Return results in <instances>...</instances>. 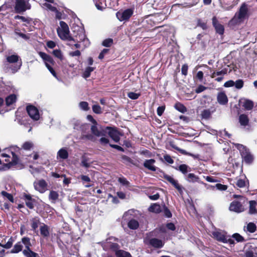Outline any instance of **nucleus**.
I'll return each mask as SVG.
<instances>
[{"label": "nucleus", "mask_w": 257, "mask_h": 257, "mask_svg": "<svg viewBox=\"0 0 257 257\" xmlns=\"http://www.w3.org/2000/svg\"><path fill=\"white\" fill-rule=\"evenodd\" d=\"M109 248L112 250V251L115 252V254H116V252L119 250V245L118 243L115 242H110L109 245Z\"/></svg>", "instance_id": "45"}, {"label": "nucleus", "mask_w": 257, "mask_h": 257, "mask_svg": "<svg viewBox=\"0 0 257 257\" xmlns=\"http://www.w3.org/2000/svg\"><path fill=\"white\" fill-rule=\"evenodd\" d=\"M79 178L81 180L85 187L89 188L92 186V184H91V179L88 176L81 175L80 176Z\"/></svg>", "instance_id": "26"}, {"label": "nucleus", "mask_w": 257, "mask_h": 257, "mask_svg": "<svg viewBox=\"0 0 257 257\" xmlns=\"http://www.w3.org/2000/svg\"><path fill=\"white\" fill-rule=\"evenodd\" d=\"M91 131L92 133L97 137H99L102 135L100 131L98 130L97 127L95 125L91 126Z\"/></svg>", "instance_id": "49"}, {"label": "nucleus", "mask_w": 257, "mask_h": 257, "mask_svg": "<svg viewBox=\"0 0 257 257\" xmlns=\"http://www.w3.org/2000/svg\"><path fill=\"white\" fill-rule=\"evenodd\" d=\"M79 106L84 110H88L89 109L88 103L86 101L80 102L79 103Z\"/></svg>", "instance_id": "61"}, {"label": "nucleus", "mask_w": 257, "mask_h": 257, "mask_svg": "<svg viewBox=\"0 0 257 257\" xmlns=\"http://www.w3.org/2000/svg\"><path fill=\"white\" fill-rule=\"evenodd\" d=\"M31 227L33 230L35 231L40 224V219L38 217H35L31 219Z\"/></svg>", "instance_id": "36"}, {"label": "nucleus", "mask_w": 257, "mask_h": 257, "mask_svg": "<svg viewBox=\"0 0 257 257\" xmlns=\"http://www.w3.org/2000/svg\"><path fill=\"white\" fill-rule=\"evenodd\" d=\"M23 243L22 242V240L21 241H18L17 242L14 246L13 248L11 250L10 253H18L20 251H23V246L22 245Z\"/></svg>", "instance_id": "29"}, {"label": "nucleus", "mask_w": 257, "mask_h": 257, "mask_svg": "<svg viewBox=\"0 0 257 257\" xmlns=\"http://www.w3.org/2000/svg\"><path fill=\"white\" fill-rule=\"evenodd\" d=\"M39 54L44 61L46 67L49 70L52 75L55 78H57V74L51 66H53L55 64V62L53 60V58L50 55H48L43 52H40Z\"/></svg>", "instance_id": "4"}, {"label": "nucleus", "mask_w": 257, "mask_h": 257, "mask_svg": "<svg viewBox=\"0 0 257 257\" xmlns=\"http://www.w3.org/2000/svg\"><path fill=\"white\" fill-rule=\"evenodd\" d=\"M248 12V8L247 5L245 3H243L240 6L238 13L237 14V19L239 20L244 19L246 16Z\"/></svg>", "instance_id": "18"}, {"label": "nucleus", "mask_w": 257, "mask_h": 257, "mask_svg": "<svg viewBox=\"0 0 257 257\" xmlns=\"http://www.w3.org/2000/svg\"><path fill=\"white\" fill-rule=\"evenodd\" d=\"M68 156V152L65 148L60 149L57 153V157L63 160L67 159Z\"/></svg>", "instance_id": "33"}, {"label": "nucleus", "mask_w": 257, "mask_h": 257, "mask_svg": "<svg viewBox=\"0 0 257 257\" xmlns=\"http://www.w3.org/2000/svg\"><path fill=\"white\" fill-rule=\"evenodd\" d=\"M13 242H14V239L12 237H11L9 238L8 242L5 244H4V248H6V249L10 248L13 245Z\"/></svg>", "instance_id": "59"}, {"label": "nucleus", "mask_w": 257, "mask_h": 257, "mask_svg": "<svg viewBox=\"0 0 257 257\" xmlns=\"http://www.w3.org/2000/svg\"><path fill=\"white\" fill-rule=\"evenodd\" d=\"M120 158L121 161L123 163H129L130 164H133L135 166H136V164L134 163V161L130 157L125 155H121L120 156Z\"/></svg>", "instance_id": "41"}, {"label": "nucleus", "mask_w": 257, "mask_h": 257, "mask_svg": "<svg viewBox=\"0 0 257 257\" xmlns=\"http://www.w3.org/2000/svg\"><path fill=\"white\" fill-rule=\"evenodd\" d=\"M197 26L201 28L203 30H206L208 29L207 22L203 21L201 19L197 20Z\"/></svg>", "instance_id": "43"}, {"label": "nucleus", "mask_w": 257, "mask_h": 257, "mask_svg": "<svg viewBox=\"0 0 257 257\" xmlns=\"http://www.w3.org/2000/svg\"><path fill=\"white\" fill-rule=\"evenodd\" d=\"M156 160L154 159L146 160L143 164L145 168L152 171H156V167L154 165L155 163Z\"/></svg>", "instance_id": "22"}, {"label": "nucleus", "mask_w": 257, "mask_h": 257, "mask_svg": "<svg viewBox=\"0 0 257 257\" xmlns=\"http://www.w3.org/2000/svg\"><path fill=\"white\" fill-rule=\"evenodd\" d=\"M235 146L237 149L239 150L243 161L246 164H251L253 162V158L246 147L239 144H236Z\"/></svg>", "instance_id": "6"}, {"label": "nucleus", "mask_w": 257, "mask_h": 257, "mask_svg": "<svg viewBox=\"0 0 257 257\" xmlns=\"http://www.w3.org/2000/svg\"><path fill=\"white\" fill-rule=\"evenodd\" d=\"M173 167L176 170L180 171L184 175H186L188 172V169H190L189 167L186 164H181L178 167Z\"/></svg>", "instance_id": "34"}, {"label": "nucleus", "mask_w": 257, "mask_h": 257, "mask_svg": "<svg viewBox=\"0 0 257 257\" xmlns=\"http://www.w3.org/2000/svg\"><path fill=\"white\" fill-rule=\"evenodd\" d=\"M23 198L25 200L26 205L29 209H33L34 208V203L35 200L32 198L30 194L24 193Z\"/></svg>", "instance_id": "20"}, {"label": "nucleus", "mask_w": 257, "mask_h": 257, "mask_svg": "<svg viewBox=\"0 0 257 257\" xmlns=\"http://www.w3.org/2000/svg\"><path fill=\"white\" fill-rule=\"evenodd\" d=\"M1 194L3 197H6L10 202L12 203L14 202V198L12 194L9 193L5 191H2L1 192Z\"/></svg>", "instance_id": "46"}, {"label": "nucleus", "mask_w": 257, "mask_h": 257, "mask_svg": "<svg viewBox=\"0 0 257 257\" xmlns=\"http://www.w3.org/2000/svg\"><path fill=\"white\" fill-rule=\"evenodd\" d=\"M116 257H132L131 253L123 250H119L116 252Z\"/></svg>", "instance_id": "42"}, {"label": "nucleus", "mask_w": 257, "mask_h": 257, "mask_svg": "<svg viewBox=\"0 0 257 257\" xmlns=\"http://www.w3.org/2000/svg\"><path fill=\"white\" fill-rule=\"evenodd\" d=\"M238 121L241 126L245 127L249 125V119L247 114H240L238 117Z\"/></svg>", "instance_id": "25"}, {"label": "nucleus", "mask_w": 257, "mask_h": 257, "mask_svg": "<svg viewBox=\"0 0 257 257\" xmlns=\"http://www.w3.org/2000/svg\"><path fill=\"white\" fill-rule=\"evenodd\" d=\"M141 95L140 93H137L134 92H130L127 93V96L133 100L138 99Z\"/></svg>", "instance_id": "54"}, {"label": "nucleus", "mask_w": 257, "mask_h": 257, "mask_svg": "<svg viewBox=\"0 0 257 257\" xmlns=\"http://www.w3.org/2000/svg\"><path fill=\"white\" fill-rule=\"evenodd\" d=\"M21 151V149L17 146H11L9 149H8L7 152L11 153L12 155V161L10 162L9 163L5 164L4 166L8 167V168H10L12 167L18 165L19 163L20 159L16 153H19L20 154Z\"/></svg>", "instance_id": "2"}, {"label": "nucleus", "mask_w": 257, "mask_h": 257, "mask_svg": "<svg viewBox=\"0 0 257 257\" xmlns=\"http://www.w3.org/2000/svg\"><path fill=\"white\" fill-rule=\"evenodd\" d=\"M59 241L64 245L69 244L71 242V236L67 233H63L59 237Z\"/></svg>", "instance_id": "23"}, {"label": "nucleus", "mask_w": 257, "mask_h": 257, "mask_svg": "<svg viewBox=\"0 0 257 257\" xmlns=\"http://www.w3.org/2000/svg\"><path fill=\"white\" fill-rule=\"evenodd\" d=\"M59 194L57 192L53 190L50 191L49 194V199L52 201L53 202H55L58 199Z\"/></svg>", "instance_id": "38"}, {"label": "nucleus", "mask_w": 257, "mask_h": 257, "mask_svg": "<svg viewBox=\"0 0 257 257\" xmlns=\"http://www.w3.org/2000/svg\"><path fill=\"white\" fill-rule=\"evenodd\" d=\"M118 181L121 185L125 186H129L130 183L124 177H120L118 179Z\"/></svg>", "instance_id": "56"}, {"label": "nucleus", "mask_w": 257, "mask_h": 257, "mask_svg": "<svg viewBox=\"0 0 257 257\" xmlns=\"http://www.w3.org/2000/svg\"><path fill=\"white\" fill-rule=\"evenodd\" d=\"M113 44V39L111 38H107L105 39L102 43V45L106 47H110Z\"/></svg>", "instance_id": "50"}, {"label": "nucleus", "mask_w": 257, "mask_h": 257, "mask_svg": "<svg viewBox=\"0 0 257 257\" xmlns=\"http://www.w3.org/2000/svg\"><path fill=\"white\" fill-rule=\"evenodd\" d=\"M174 107L176 110L182 113L187 111V108L184 104L181 102H177L175 103Z\"/></svg>", "instance_id": "37"}, {"label": "nucleus", "mask_w": 257, "mask_h": 257, "mask_svg": "<svg viewBox=\"0 0 257 257\" xmlns=\"http://www.w3.org/2000/svg\"><path fill=\"white\" fill-rule=\"evenodd\" d=\"M107 134L115 142L117 143L120 141V136L122 134L116 127L106 126L105 128Z\"/></svg>", "instance_id": "10"}, {"label": "nucleus", "mask_w": 257, "mask_h": 257, "mask_svg": "<svg viewBox=\"0 0 257 257\" xmlns=\"http://www.w3.org/2000/svg\"><path fill=\"white\" fill-rule=\"evenodd\" d=\"M30 9V6L28 7L25 0H16L15 2V10L17 13H22L27 10Z\"/></svg>", "instance_id": "12"}, {"label": "nucleus", "mask_w": 257, "mask_h": 257, "mask_svg": "<svg viewBox=\"0 0 257 257\" xmlns=\"http://www.w3.org/2000/svg\"><path fill=\"white\" fill-rule=\"evenodd\" d=\"M249 211L250 214H254L257 213L256 205L257 203L255 200H250L249 201Z\"/></svg>", "instance_id": "32"}, {"label": "nucleus", "mask_w": 257, "mask_h": 257, "mask_svg": "<svg viewBox=\"0 0 257 257\" xmlns=\"http://www.w3.org/2000/svg\"><path fill=\"white\" fill-rule=\"evenodd\" d=\"M146 243L156 248H161L164 245L161 239L157 238H149Z\"/></svg>", "instance_id": "16"}, {"label": "nucleus", "mask_w": 257, "mask_h": 257, "mask_svg": "<svg viewBox=\"0 0 257 257\" xmlns=\"http://www.w3.org/2000/svg\"><path fill=\"white\" fill-rule=\"evenodd\" d=\"M253 105V102L251 100L246 99L244 101L243 106L245 109L249 110L252 109Z\"/></svg>", "instance_id": "44"}, {"label": "nucleus", "mask_w": 257, "mask_h": 257, "mask_svg": "<svg viewBox=\"0 0 257 257\" xmlns=\"http://www.w3.org/2000/svg\"><path fill=\"white\" fill-rule=\"evenodd\" d=\"M134 12V8L127 9L122 12L120 11L116 14V17L120 21H128L133 16Z\"/></svg>", "instance_id": "9"}, {"label": "nucleus", "mask_w": 257, "mask_h": 257, "mask_svg": "<svg viewBox=\"0 0 257 257\" xmlns=\"http://www.w3.org/2000/svg\"><path fill=\"white\" fill-rule=\"evenodd\" d=\"M34 186L36 190L43 193L47 190L48 184L45 180L41 179L34 182Z\"/></svg>", "instance_id": "14"}, {"label": "nucleus", "mask_w": 257, "mask_h": 257, "mask_svg": "<svg viewBox=\"0 0 257 257\" xmlns=\"http://www.w3.org/2000/svg\"><path fill=\"white\" fill-rule=\"evenodd\" d=\"M215 188L219 191H225L227 190L228 186L226 185L217 183L214 185Z\"/></svg>", "instance_id": "57"}, {"label": "nucleus", "mask_w": 257, "mask_h": 257, "mask_svg": "<svg viewBox=\"0 0 257 257\" xmlns=\"http://www.w3.org/2000/svg\"><path fill=\"white\" fill-rule=\"evenodd\" d=\"M234 83V85L237 89H241L243 86L244 83L242 79H238Z\"/></svg>", "instance_id": "60"}, {"label": "nucleus", "mask_w": 257, "mask_h": 257, "mask_svg": "<svg viewBox=\"0 0 257 257\" xmlns=\"http://www.w3.org/2000/svg\"><path fill=\"white\" fill-rule=\"evenodd\" d=\"M61 28L58 27L57 29V32L59 38L62 40L73 41L77 42L84 41L86 39L85 35L82 32L78 33L77 35L74 38L70 36L69 29L68 25L64 21L60 22Z\"/></svg>", "instance_id": "1"}, {"label": "nucleus", "mask_w": 257, "mask_h": 257, "mask_svg": "<svg viewBox=\"0 0 257 257\" xmlns=\"http://www.w3.org/2000/svg\"><path fill=\"white\" fill-rule=\"evenodd\" d=\"M246 228L247 230L250 233L254 232L256 229V225L253 222L248 223Z\"/></svg>", "instance_id": "47"}, {"label": "nucleus", "mask_w": 257, "mask_h": 257, "mask_svg": "<svg viewBox=\"0 0 257 257\" xmlns=\"http://www.w3.org/2000/svg\"><path fill=\"white\" fill-rule=\"evenodd\" d=\"M164 159L166 162L169 164H173L174 163L173 159L171 158V157L169 155H165L164 156Z\"/></svg>", "instance_id": "64"}, {"label": "nucleus", "mask_w": 257, "mask_h": 257, "mask_svg": "<svg viewBox=\"0 0 257 257\" xmlns=\"http://www.w3.org/2000/svg\"><path fill=\"white\" fill-rule=\"evenodd\" d=\"M52 54L55 56V57L58 58L60 60H62L63 59L62 52L60 49L54 50Z\"/></svg>", "instance_id": "51"}, {"label": "nucleus", "mask_w": 257, "mask_h": 257, "mask_svg": "<svg viewBox=\"0 0 257 257\" xmlns=\"http://www.w3.org/2000/svg\"><path fill=\"white\" fill-rule=\"evenodd\" d=\"M186 180L189 182H198L199 183H203V181L200 180L199 178L195 175L194 173H189L186 176Z\"/></svg>", "instance_id": "27"}, {"label": "nucleus", "mask_w": 257, "mask_h": 257, "mask_svg": "<svg viewBox=\"0 0 257 257\" xmlns=\"http://www.w3.org/2000/svg\"><path fill=\"white\" fill-rule=\"evenodd\" d=\"M232 237L233 238L238 242H243L245 240L243 237L238 233H234L232 235Z\"/></svg>", "instance_id": "48"}, {"label": "nucleus", "mask_w": 257, "mask_h": 257, "mask_svg": "<svg viewBox=\"0 0 257 257\" xmlns=\"http://www.w3.org/2000/svg\"><path fill=\"white\" fill-rule=\"evenodd\" d=\"M150 212L160 213L162 212L161 206L157 203H152L148 208Z\"/></svg>", "instance_id": "30"}, {"label": "nucleus", "mask_w": 257, "mask_h": 257, "mask_svg": "<svg viewBox=\"0 0 257 257\" xmlns=\"http://www.w3.org/2000/svg\"><path fill=\"white\" fill-rule=\"evenodd\" d=\"M212 25L215 29L216 33L219 35H223L224 33V27L223 25L219 23L217 18L214 16L212 19Z\"/></svg>", "instance_id": "15"}, {"label": "nucleus", "mask_w": 257, "mask_h": 257, "mask_svg": "<svg viewBox=\"0 0 257 257\" xmlns=\"http://www.w3.org/2000/svg\"><path fill=\"white\" fill-rule=\"evenodd\" d=\"M235 185L239 188H243L246 186V183L244 180L239 179L236 181Z\"/></svg>", "instance_id": "55"}, {"label": "nucleus", "mask_w": 257, "mask_h": 257, "mask_svg": "<svg viewBox=\"0 0 257 257\" xmlns=\"http://www.w3.org/2000/svg\"><path fill=\"white\" fill-rule=\"evenodd\" d=\"M206 89H207L206 87H205L202 85H200L195 89V92L196 93H200L202 92V91H204L205 90H206Z\"/></svg>", "instance_id": "63"}, {"label": "nucleus", "mask_w": 257, "mask_h": 257, "mask_svg": "<svg viewBox=\"0 0 257 257\" xmlns=\"http://www.w3.org/2000/svg\"><path fill=\"white\" fill-rule=\"evenodd\" d=\"M163 209L164 215L167 218H171L172 216V213L165 204L163 205Z\"/></svg>", "instance_id": "52"}, {"label": "nucleus", "mask_w": 257, "mask_h": 257, "mask_svg": "<svg viewBox=\"0 0 257 257\" xmlns=\"http://www.w3.org/2000/svg\"><path fill=\"white\" fill-rule=\"evenodd\" d=\"M16 101L17 96L15 94L9 95L5 99L6 104L8 106H10L11 105L15 103Z\"/></svg>", "instance_id": "31"}, {"label": "nucleus", "mask_w": 257, "mask_h": 257, "mask_svg": "<svg viewBox=\"0 0 257 257\" xmlns=\"http://www.w3.org/2000/svg\"><path fill=\"white\" fill-rule=\"evenodd\" d=\"M188 66L187 64L182 65L181 68V73L183 75L186 76L188 73Z\"/></svg>", "instance_id": "62"}, {"label": "nucleus", "mask_w": 257, "mask_h": 257, "mask_svg": "<svg viewBox=\"0 0 257 257\" xmlns=\"http://www.w3.org/2000/svg\"><path fill=\"white\" fill-rule=\"evenodd\" d=\"M26 110L30 117L34 120H38L40 118L39 111L38 108L32 104L26 107Z\"/></svg>", "instance_id": "11"}, {"label": "nucleus", "mask_w": 257, "mask_h": 257, "mask_svg": "<svg viewBox=\"0 0 257 257\" xmlns=\"http://www.w3.org/2000/svg\"><path fill=\"white\" fill-rule=\"evenodd\" d=\"M215 111V108L211 107L208 109H205L201 112V117L202 119H209L211 117L212 113Z\"/></svg>", "instance_id": "21"}, {"label": "nucleus", "mask_w": 257, "mask_h": 257, "mask_svg": "<svg viewBox=\"0 0 257 257\" xmlns=\"http://www.w3.org/2000/svg\"><path fill=\"white\" fill-rule=\"evenodd\" d=\"M214 237L218 241L224 243H229V244H234V241L231 238L230 235H227L226 232H214L213 233Z\"/></svg>", "instance_id": "8"}, {"label": "nucleus", "mask_w": 257, "mask_h": 257, "mask_svg": "<svg viewBox=\"0 0 257 257\" xmlns=\"http://www.w3.org/2000/svg\"><path fill=\"white\" fill-rule=\"evenodd\" d=\"M127 226L131 229L135 230L139 227V223L137 220L135 219H132L127 223Z\"/></svg>", "instance_id": "35"}, {"label": "nucleus", "mask_w": 257, "mask_h": 257, "mask_svg": "<svg viewBox=\"0 0 257 257\" xmlns=\"http://www.w3.org/2000/svg\"><path fill=\"white\" fill-rule=\"evenodd\" d=\"M257 247L250 245L244 252V257H257Z\"/></svg>", "instance_id": "19"}, {"label": "nucleus", "mask_w": 257, "mask_h": 257, "mask_svg": "<svg viewBox=\"0 0 257 257\" xmlns=\"http://www.w3.org/2000/svg\"><path fill=\"white\" fill-rule=\"evenodd\" d=\"M164 179L168 181L169 183H170L178 191L179 193H182V188L180 185H179L177 180L174 179L172 177L167 175L164 174L163 176Z\"/></svg>", "instance_id": "17"}, {"label": "nucleus", "mask_w": 257, "mask_h": 257, "mask_svg": "<svg viewBox=\"0 0 257 257\" xmlns=\"http://www.w3.org/2000/svg\"><path fill=\"white\" fill-rule=\"evenodd\" d=\"M94 70V67H87L86 68L84 72L82 74V76L83 78L86 79L90 77L91 73Z\"/></svg>", "instance_id": "40"}, {"label": "nucleus", "mask_w": 257, "mask_h": 257, "mask_svg": "<svg viewBox=\"0 0 257 257\" xmlns=\"http://www.w3.org/2000/svg\"><path fill=\"white\" fill-rule=\"evenodd\" d=\"M218 102L221 105H225L228 102V98L224 92H220L217 96Z\"/></svg>", "instance_id": "24"}, {"label": "nucleus", "mask_w": 257, "mask_h": 257, "mask_svg": "<svg viewBox=\"0 0 257 257\" xmlns=\"http://www.w3.org/2000/svg\"><path fill=\"white\" fill-rule=\"evenodd\" d=\"M40 233L42 236L44 237H48L49 236V228L47 225L45 223H42L40 228Z\"/></svg>", "instance_id": "28"}, {"label": "nucleus", "mask_w": 257, "mask_h": 257, "mask_svg": "<svg viewBox=\"0 0 257 257\" xmlns=\"http://www.w3.org/2000/svg\"><path fill=\"white\" fill-rule=\"evenodd\" d=\"M229 209L231 211H233L237 213L243 212L245 210L242 204L236 200H234L230 204Z\"/></svg>", "instance_id": "13"}, {"label": "nucleus", "mask_w": 257, "mask_h": 257, "mask_svg": "<svg viewBox=\"0 0 257 257\" xmlns=\"http://www.w3.org/2000/svg\"><path fill=\"white\" fill-rule=\"evenodd\" d=\"M22 242L25 246V249L23 250V254L25 257H40L37 253L31 249L32 245L29 237H23L22 238Z\"/></svg>", "instance_id": "3"}, {"label": "nucleus", "mask_w": 257, "mask_h": 257, "mask_svg": "<svg viewBox=\"0 0 257 257\" xmlns=\"http://www.w3.org/2000/svg\"><path fill=\"white\" fill-rule=\"evenodd\" d=\"M34 147V144L30 141L25 142L23 145L22 146V148L20 149H24L26 151H30Z\"/></svg>", "instance_id": "39"}, {"label": "nucleus", "mask_w": 257, "mask_h": 257, "mask_svg": "<svg viewBox=\"0 0 257 257\" xmlns=\"http://www.w3.org/2000/svg\"><path fill=\"white\" fill-rule=\"evenodd\" d=\"M92 108L93 111L96 114H100L102 112L101 108L99 105H93Z\"/></svg>", "instance_id": "58"}, {"label": "nucleus", "mask_w": 257, "mask_h": 257, "mask_svg": "<svg viewBox=\"0 0 257 257\" xmlns=\"http://www.w3.org/2000/svg\"><path fill=\"white\" fill-rule=\"evenodd\" d=\"M7 61L9 63H15L10 67L13 73H16L21 67L22 65V60L20 56L17 54H13L8 56L6 58Z\"/></svg>", "instance_id": "7"}, {"label": "nucleus", "mask_w": 257, "mask_h": 257, "mask_svg": "<svg viewBox=\"0 0 257 257\" xmlns=\"http://www.w3.org/2000/svg\"><path fill=\"white\" fill-rule=\"evenodd\" d=\"M227 73V70L226 69H224L221 70V71H217V72H214L212 74L211 77L212 78H214L216 77V76L218 75H223Z\"/></svg>", "instance_id": "53"}, {"label": "nucleus", "mask_w": 257, "mask_h": 257, "mask_svg": "<svg viewBox=\"0 0 257 257\" xmlns=\"http://www.w3.org/2000/svg\"><path fill=\"white\" fill-rule=\"evenodd\" d=\"M39 54L44 61L46 67L49 70L52 75L55 78H57V74L51 66H53L55 64V62L53 60V58L50 55H48L43 52H40Z\"/></svg>", "instance_id": "5"}]
</instances>
